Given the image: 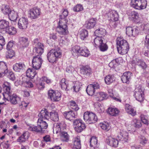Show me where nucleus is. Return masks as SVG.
<instances>
[{
	"mask_svg": "<svg viewBox=\"0 0 149 149\" xmlns=\"http://www.w3.org/2000/svg\"><path fill=\"white\" fill-rule=\"evenodd\" d=\"M106 33V30L104 29L101 28L96 30L94 32V34L97 36H100L102 37V36H104Z\"/></svg>",
	"mask_w": 149,
	"mask_h": 149,
	"instance_id": "obj_35",
	"label": "nucleus"
},
{
	"mask_svg": "<svg viewBox=\"0 0 149 149\" xmlns=\"http://www.w3.org/2000/svg\"><path fill=\"white\" fill-rule=\"evenodd\" d=\"M19 47L21 49H24L28 46L29 42L28 38L20 37L19 38Z\"/></svg>",
	"mask_w": 149,
	"mask_h": 149,
	"instance_id": "obj_14",
	"label": "nucleus"
},
{
	"mask_svg": "<svg viewBox=\"0 0 149 149\" xmlns=\"http://www.w3.org/2000/svg\"><path fill=\"white\" fill-rule=\"evenodd\" d=\"M25 67V65L23 63H16L13 65V69L15 71L20 72L24 69Z\"/></svg>",
	"mask_w": 149,
	"mask_h": 149,
	"instance_id": "obj_29",
	"label": "nucleus"
},
{
	"mask_svg": "<svg viewBox=\"0 0 149 149\" xmlns=\"http://www.w3.org/2000/svg\"><path fill=\"white\" fill-rule=\"evenodd\" d=\"M118 140L121 141L123 143L127 141L128 138V133L125 131H122L120 132L119 135L117 136Z\"/></svg>",
	"mask_w": 149,
	"mask_h": 149,
	"instance_id": "obj_17",
	"label": "nucleus"
},
{
	"mask_svg": "<svg viewBox=\"0 0 149 149\" xmlns=\"http://www.w3.org/2000/svg\"><path fill=\"white\" fill-rule=\"evenodd\" d=\"M41 13V10L35 7L30 10L29 14V17L32 19H36L38 17Z\"/></svg>",
	"mask_w": 149,
	"mask_h": 149,
	"instance_id": "obj_10",
	"label": "nucleus"
},
{
	"mask_svg": "<svg viewBox=\"0 0 149 149\" xmlns=\"http://www.w3.org/2000/svg\"><path fill=\"white\" fill-rule=\"evenodd\" d=\"M56 31L60 35L65 36L68 34L69 31L68 30V26H58L56 29Z\"/></svg>",
	"mask_w": 149,
	"mask_h": 149,
	"instance_id": "obj_13",
	"label": "nucleus"
},
{
	"mask_svg": "<svg viewBox=\"0 0 149 149\" xmlns=\"http://www.w3.org/2000/svg\"><path fill=\"white\" fill-rule=\"evenodd\" d=\"M64 116L66 119L71 120L72 118H75L77 117V113L76 111H72L65 112Z\"/></svg>",
	"mask_w": 149,
	"mask_h": 149,
	"instance_id": "obj_19",
	"label": "nucleus"
},
{
	"mask_svg": "<svg viewBox=\"0 0 149 149\" xmlns=\"http://www.w3.org/2000/svg\"><path fill=\"white\" fill-rule=\"evenodd\" d=\"M36 74V71L30 68H29L26 72V76L31 79H33Z\"/></svg>",
	"mask_w": 149,
	"mask_h": 149,
	"instance_id": "obj_38",
	"label": "nucleus"
},
{
	"mask_svg": "<svg viewBox=\"0 0 149 149\" xmlns=\"http://www.w3.org/2000/svg\"><path fill=\"white\" fill-rule=\"evenodd\" d=\"M110 17L111 20L112 21L114 25L116 24L115 22L117 21L118 19V15L116 11L113 10L110 12Z\"/></svg>",
	"mask_w": 149,
	"mask_h": 149,
	"instance_id": "obj_23",
	"label": "nucleus"
},
{
	"mask_svg": "<svg viewBox=\"0 0 149 149\" xmlns=\"http://www.w3.org/2000/svg\"><path fill=\"white\" fill-rule=\"evenodd\" d=\"M96 19L95 18H93L89 19L85 24L87 29H90L93 28L96 24Z\"/></svg>",
	"mask_w": 149,
	"mask_h": 149,
	"instance_id": "obj_22",
	"label": "nucleus"
},
{
	"mask_svg": "<svg viewBox=\"0 0 149 149\" xmlns=\"http://www.w3.org/2000/svg\"><path fill=\"white\" fill-rule=\"evenodd\" d=\"M133 28L131 27H127L126 28V34L129 36H132Z\"/></svg>",
	"mask_w": 149,
	"mask_h": 149,
	"instance_id": "obj_55",
	"label": "nucleus"
},
{
	"mask_svg": "<svg viewBox=\"0 0 149 149\" xmlns=\"http://www.w3.org/2000/svg\"><path fill=\"white\" fill-rule=\"evenodd\" d=\"M134 95L137 101L141 102L143 100L144 98V89L141 86H139L135 88Z\"/></svg>",
	"mask_w": 149,
	"mask_h": 149,
	"instance_id": "obj_6",
	"label": "nucleus"
},
{
	"mask_svg": "<svg viewBox=\"0 0 149 149\" xmlns=\"http://www.w3.org/2000/svg\"><path fill=\"white\" fill-rule=\"evenodd\" d=\"M75 130L78 132H80L84 129L86 127L84 124L82 123L81 119H77L73 122Z\"/></svg>",
	"mask_w": 149,
	"mask_h": 149,
	"instance_id": "obj_8",
	"label": "nucleus"
},
{
	"mask_svg": "<svg viewBox=\"0 0 149 149\" xmlns=\"http://www.w3.org/2000/svg\"><path fill=\"white\" fill-rule=\"evenodd\" d=\"M6 29V31L10 35H13L16 33V31L15 28L12 27H8Z\"/></svg>",
	"mask_w": 149,
	"mask_h": 149,
	"instance_id": "obj_50",
	"label": "nucleus"
},
{
	"mask_svg": "<svg viewBox=\"0 0 149 149\" xmlns=\"http://www.w3.org/2000/svg\"><path fill=\"white\" fill-rule=\"evenodd\" d=\"M5 44V41L3 37L0 36V50H1Z\"/></svg>",
	"mask_w": 149,
	"mask_h": 149,
	"instance_id": "obj_58",
	"label": "nucleus"
},
{
	"mask_svg": "<svg viewBox=\"0 0 149 149\" xmlns=\"http://www.w3.org/2000/svg\"><path fill=\"white\" fill-rule=\"evenodd\" d=\"M118 138L116 139L111 136L108 137L106 139V142L110 146L117 147L119 141Z\"/></svg>",
	"mask_w": 149,
	"mask_h": 149,
	"instance_id": "obj_11",
	"label": "nucleus"
},
{
	"mask_svg": "<svg viewBox=\"0 0 149 149\" xmlns=\"http://www.w3.org/2000/svg\"><path fill=\"white\" fill-rule=\"evenodd\" d=\"M68 19L67 18H59V21L58 23V26H67Z\"/></svg>",
	"mask_w": 149,
	"mask_h": 149,
	"instance_id": "obj_45",
	"label": "nucleus"
},
{
	"mask_svg": "<svg viewBox=\"0 0 149 149\" xmlns=\"http://www.w3.org/2000/svg\"><path fill=\"white\" fill-rule=\"evenodd\" d=\"M25 78L22 79V85L26 87L31 88L33 86V85L31 82L29 81H25Z\"/></svg>",
	"mask_w": 149,
	"mask_h": 149,
	"instance_id": "obj_48",
	"label": "nucleus"
},
{
	"mask_svg": "<svg viewBox=\"0 0 149 149\" xmlns=\"http://www.w3.org/2000/svg\"><path fill=\"white\" fill-rule=\"evenodd\" d=\"M80 47L78 46H75L73 47L71 50V52L73 55H77L80 53Z\"/></svg>",
	"mask_w": 149,
	"mask_h": 149,
	"instance_id": "obj_46",
	"label": "nucleus"
},
{
	"mask_svg": "<svg viewBox=\"0 0 149 149\" xmlns=\"http://www.w3.org/2000/svg\"><path fill=\"white\" fill-rule=\"evenodd\" d=\"M108 97V95L106 93L102 92L97 93L96 95L94 96V98L96 100L99 101L107 99Z\"/></svg>",
	"mask_w": 149,
	"mask_h": 149,
	"instance_id": "obj_15",
	"label": "nucleus"
},
{
	"mask_svg": "<svg viewBox=\"0 0 149 149\" xmlns=\"http://www.w3.org/2000/svg\"><path fill=\"white\" fill-rule=\"evenodd\" d=\"M125 109L128 114L132 116H134L136 114V110L128 104H127L125 105Z\"/></svg>",
	"mask_w": 149,
	"mask_h": 149,
	"instance_id": "obj_27",
	"label": "nucleus"
},
{
	"mask_svg": "<svg viewBox=\"0 0 149 149\" xmlns=\"http://www.w3.org/2000/svg\"><path fill=\"white\" fill-rule=\"evenodd\" d=\"M80 54L84 56L88 57L90 54L89 51L86 49H80Z\"/></svg>",
	"mask_w": 149,
	"mask_h": 149,
	"instance_id": "obj_51",
	"label": "nucleus"
},
{
	"mask_svg": "<svg viewBox=\"0 0 149 149\" xmlns=\"http://www.w3.org/2000/svg\"><path fill=\"white\" fill-rule=\"evenodd\" d=\"M8 15L10 20L13 22L15 21L17 18V13L14 11H11Z\"/></svg>",
	"mask_w": 149,
	"mask_h": 149,
	"instance_id": "obj_36",
	"label": "nucleus"
},
{
	"mask_svg": "<svg viewBox=\"0 0 149 149\" xmlns=\"http://www.w3.org/2000/svg\"><path fill=\"white\" fill-rule=\"evenodd\" d=\"M116 40L117 48L118 53L121 54H126L129 48L127 41L121 37H118Z\"/></svg>",
	"mask_w": 149,
	"mask_h": 149,
	"instance_id": "obj_2",
	"label": "nucleus"
},
{
	"mask_svg": "<svg viewBox=\"0 0 149 149\" xmlns=\"http://www.w3.org/2000/svg\"><path fill=\"white\" fill-rule=\"evenodd\" d=\"M148 141V139L143 136H141L140 138V143L144 145L146 144Z\"/></svg>",
	"mask_w": 149,
	"mask_h": 149,
	"instance_id": "obj_62",
	"label": "nucleus"
},
{
	"mask_svg": "<svg viewBox=\"0 0 149 149\" xmlns=\"http://www.w3.org/2000/svg\"><path fill=\"white\" fill-rule=\"evenodd\" d=\"M37 41L38 40L37 39H35L34 40V44L35 45V48H37L40 49L41 48V49H44V46L43 44L39 42L36 43Z\"/></svg>",
	"mask_w": 149,
	"mask_h": 149,
	"instance_id": "obj_56",
	"label": "nucleus"
},
{
	"mask_svg": "<svg viewBox=\"0 0 149 149\" xmlns=\"http://www.w3.org/2000/svg\"><path fill=\"white\" fill-rule=\"evenodd\" d=\"M38 116L39 117L38 119L47 121L48 119L49 118V112L46 109L42 110L38 114Z\"/></svg>",
	"mask_w": 149,
	"mask_h": 149,
	"instance_id": "obj_18",
	"label": "nucleus"
},
{
	"mask_svg": "<svg viewBox=\"0 0 149 149\" xmlns=\"http://www.w3.org/2000/svg\"><path fill=\"white\" fill-rule=\"evenodd\" d=\"M97 138L94 136L92 137L90 139V146L94 148L96 147L97 145Z\"/></svg>",
	"mask_w": 149,
	"mask_h": 149,
	"instance_id": "obj_47",
	"label": "nucleus"
},
{
	"mask_svg": "<svg viewBox=\"0 0 149 149\" xmlns=\"http://www.w3.org/2000/svg\"><path fill=\"white\" fill-rule=\"evenodd\" d=\"M61 56V51L55 49H52L49 51L47 54V58L49 61L51 63H54L56 60V58H60Z\"/></svg>",
	"mask_w": 149,
	"mask_h": 149,
	"instance_id": "obj_3",
	"label": "nucleus"
},
{
	"mask_svg": "<svg viewBox=\"0 0 149 149\" xmlns=\"http://www.w3.org/2000/svg\"><path fill=\"white\" fill-rule=\"evenodd\" d=\"M48 95L51 100L54 102L59 101L61 96V93L58 91H55L53 90H50L48 91Z\"/></svg>",
	"mask_w": 149,
	"mask_h": 149,
	"instance_id": "obj_9",
	"label": "nucleus"
},
{
	"mask_svg": "<svg viewBox=\"0 0 149 149\" xmlns=\"http://www.w3.org/2000/svg\"><path fill=\"white\" fill-rule=\"evenodd\" d=\"M60 84L61 88L63 90H65V91L67 90V88L68 84V81H66L65 79H62L60 82Z\"/></svg>",
	"mask_w": 149,
	"mask_h": 149,
	"instance_id": "obj_41",
	"label": "nucleus"
},
{
	"mask_svg": "<svg viewBox=\"0 0 149 149\" xmlns=\"http://www.w3.org/2000/svg\"><path fill=\"white\" fill-rule=\"evenodd\" d=\"M28 24V20L25 18H20L18 22V27L21 29H26Z\"/></svg>",
	"mask_w": 149,
	"mask_h": 149,
	"instance_id": "obj_12",
	"label": "nucleus"
},
{
	"mask_svg": "<svg viewBox=\"0 0 149 149\" xmlns=\"http://www.w3.org/2000/svg\"><path fill=\"white\" fill-rule=\"evenodd\" d=\"M83 8L80 4H77L73 8V10L76 12H79L82 10Z\"/></svg>",
	"mask_w": 149,
	"mask_h": 149,
	"instance_id": "obj_57",
	"label": "nucleus"
},
{
	"mask_svg": "<svg viewBox=\"0 0 149 149\" xmlns=\"http://www.w3.org/2000/svg\"><path fill=\"white\" fill-rule=\"evenodd\" d=\"M4 92L3 93L4 100L10 101L11 103L16 104L21 102V98L15 94L12 95L11 91L10 84L8 82H5L2 85Z\"/></svg>",
	"mask_w": 149,
	"mask_h": 149,
	"instance_id": "obj_1",
	"label": "nucleus"
},
{
	"mask_svg": "<svg viewBox=\"0 0 149 149\" xmlns=\"http://www.w3.org/2000/svg\"><path fill=\"white\" fill-rule=\"evenodd\" d=\"M43 60L40 55H36L33 57L32 61L33 68L35 70H38L41 67Z\"/></svg>",
	"mask_w": 149,
	"mask_h": 149,
	"instance_id": "obj_7",
	"label": "nucleus"
},
{
	"mask_svg": "<svg viewBox=\"0 0 149 149\" xmlns=\"http://www.w3.org/2000/svg\"><path fill=\"white\" fill-rule=\"evenodd\" d=\"M145 45L148 48H149V34L146 36L144 40Z\"/></svg>",
	"mask_w": 149,
	"mask_h": 149,
	"instance_id": "obj_64",
	"label": "nucleus"
},
{
	"mask_svg": "<svg viewBox=\"0 0 149 149\" xmlns=\"http://www.w3.org/2000/svg\"><path fill=\"white\" fill-rule=\"evenodd\" d=\"M132 76V73L130 72H124L121 76V80L123 83H129Z\"/></svg>",
	"mask_w": 149,
	"mask_h": 149,
	"instance_id": "obj_16",
	"label": "nucleus"
},
{
	"mask_svg": "<svg viewBox=\"0 0 149 149\" xmlns=\"http://www.w3.org/2000/svg\"><path fill=\"white\" fill-rule=\"evenodd\" d=\"M74 149H79L81 148L80 140L79 136H77L73 140Z\"/></svg>",
	"mask_w": 149,
	"mask_h": 149,
	"instance_id": "obj_26",
	"label": "nucleus"
},
{
	"mask_svg": "<svg viewBox=\"0 0 149 149\" xmlns=\"http://www.w3.org/2000/svg\"><path fill=\"white\" fill-rule=\"evenodd\" d=\"M103 38L101 36H97L94 39V42L96 47H98L101 44L103 43Z\"/></svg>",
	"mask_w": 149,
	"mask_h": 149,
	"instance_id": "obj_34",
	"label": "nucleus"
},
{
	"mask_svg": "<svg viewBox=\"0 0 149 149\" xmlns=\"http://www.w3.org/2000/svg\"><path fill=\"white\" fill-rule=\"evenodd\" d=\"M29 130L32 131L36 132H37L41 133H44L45 130L43 129H42L39 126H29L28 128Z\"/></svg>",
	"mask_w": 149,
	"mask_h": 149,
	"instance_id": "obj_24",
	"label": "nucleus"
},
{
	"mask_svg": "<svg viewBox=\"0 0 149 149\" xmlns=\"http://www.w3.org/2000/svg\"><path fill=\"white\" fill-rule=\"evenodd\" d=\"M114 80L115 77L113 75H108L104 79L105 82L107 84H110L113 82Z\"/></svg>",
	"mask_w": 149,
	"mask_h": 149,
	"instance_id": "obj_32",
	"label": "nucleus"
},
{
	"mask_svg": "<svg viewBox=\"0 0 149 149\" xmlns=\"http://www.w3.org/2000/svg\"><path fill=\"white\" fill-rule=\"evenodd\" d=\"M81 86V84L79 82H76L73 86L74 91L76 92H78L79 91Z\"/></svg>",
	"mask_w": 149,
	"mask_h": 149,
	"instance_id": "obj_52",
	"label": "nucleus"
},
{
	"mask_svg": "<svg viewBox=\"0 0 149 149\" xmlns=\"http://www.w3.org/2000/svg\"><path fill=\"white\" fill-rule=\"evenodd\" d=\"M141 121L144 124L148 125L147 117L143 115H141L140 116Z\"/></svg>",
	"mask_w": 149,
	"mask_h": 149,
	"instance_id": "obj_60",
	"label": "nucleus"
},
{
	"mask_svg": "<svg viewBox=\"0 0 149 149\" xmlns=\"http://www.w3.org/2000/svg\"><path fill=\"white\" fill-rule=\"evenodd\" d=\"M6 55V57L7 58H11L15 55V53L14 51L12 49H7Z\"/></svg>",
	"mask_w": 149,
	"mask_h": 149,
	"instance_id": "obj_49",
	"label": "nucleus"
},
{
	"mask_svg": "<svg viewBox=\"0 0 149 149\" xmlns=\"http://www.w3.org/2000/svg\"><path fill=\"white\" fill-rule=\"evenodd\" d=\"M8 72L6 63L3 61L0 62V77L7 73Z\"/></svg>",
	"mask_w": 149,
	"mask_h": 149,
	"instance_id": "obj_20",
	"label": "nucleus"
},
{
	"mask_svg": "<svg viewBox=\"0 0 149 149\" xmlns=\"http://www.w3.org/2000/svg\"><path fill=\"white\" fill-rule=\"evenodd\" d=\"M1 11L5 15H8L11 11L8 6L4 5H3L2 6Z\"/></svg>",
	"mask_w": 149,
	"mask_h": 149,
	"instance_id": "obj_44",
	"label": "nucleus"
},
{
	"mask_svg": "<svg viewBox=\"0 0 149 149\" xmlns=\"http://www.w3.org/2000/svg\"><path fill=\"white\" fill-rule=\"evenodd\" d=\"M147 4L146 0H132L130 5L132 7L138 10L145 8Z\"/></svg>",
	"mask_w": 149,
	"mask_h": 149,
	"instance_id": "obj_4",
	"label": "nucleus"
},
{
	"mask_svg": "<svg viewBox=\"0 0 149 149\" xmlns=\"http://www.w3.org/2000/svg\"><path fill=\"white\" fill-rule=\"evenodd\" d=\"M71 108L75 111H77L79 109V108L74 101H72L69 102Z\"/></svg>",
	"mask_w": 149,
	"mask_h": 149,
	"instance_id": "obj_53",
	"label": "nucleus"
},
{
	"mask_svg": "<svg viewBox=\"0 0 149 149\" xmlns=\"http://www.w3.org/2000/svg\"><path fill=\"white\" fill-rule=\"evenodd\" d=\"M68 11L66 9H64L62 14L60 16V18H67V17L68 15Z\"/></svg>",
	"mask_w": 149,
	"mask_h": 149,
	"instance_id": "obj_63",
	"label": "nucleus"
},
{
	"mask_svg": "<svg viewBox=\"0 0 149 149\" xmlns=\"http://www.w3.org/2000/svg\"><path fill=\"white\" fill-rule=\"evenodd\" d=\"M86 91L87 94L89 95L92 96L93 95L95 91L92 86L90 84L87 86L86 89Z\"/></svg>",
	"mask_w": 149,
	"mask_h": 149,
	"instance_id": "obj_43",
	"label": "nucleus"
},
{
	"mask_svg": "<svg viewBox=\"0 0 149 149\" xmlns=\"http://www.w3.org/2000/svg\"><path fill=\"white\" fill-rule=\"evenodd\" d=\"M48 120L47 121L41 119H38L37 122V125L40 126L42 129H46L48 126Z\"/></svg>",
	"mask_w": 149,
	"mask_h": 149,
	"instance_id": "obj_21",
	"label": "nucleus"
},
{
	"mask_svg": "<svg viewBox=\"0 0 149 149\" xmlns=\"http://www.w3.org/2000/svg\"><path fill=\"white\" fill-rule=\"evenodd\" d=\"M81 74L86 76H89L91 73V69L88 67H85L82 68L80 70Z\"/></svg>",
	"mask_w": 149,
	"mask_h": 149,
	"instance_id": "obj_30",
	"label": "nucleus"
},
{
	"mask_svg": "<svg viewBox=\"0 0 149 149\" xmlns=\"http://www.w3.org/2000/svg\"><path fill=\"white\" fill-rule=\"evenodd\" d=\"M108 112L112 116H116L119 113V111L117 109L110 108L108 109Z\"/></svg>",
	"mask_w": 149,
	"mask_h": 149,
	"instance_id": "obj_40",
	"label": "nucleus"
},
{
	"mask_svg": "<svg viewBox=\"0 0 149 149\" xmlns=\"http://www.w3.org/2000/svg\"><path fill=\"white\" fill-rule=\"evenodd\" d=\"M84 119L85 121L89 124L96 122L97 117L95 113L88 111L85 112L84 114Z\"/></svg>",
	"mask_w": 149,
	"mask_h": 149,
	"instance_id": "obj_5",
	"label": "nucleus"
},
{
	"mask_svg": "<svg viewBox=\"0 0 149 149\" xmlns=\"http://www.w3.org/2000/svg\"><path fill=\"white\" fill-rule=\"evenodd\" d=\"M29 134L28 132H24L21 136L19 137L17 139V141L20 143L24 142L28 139Z\"/></svg>",
	"mask_w": 149,
	"mask_h": 149,
	"instance_id": "obj_28",
	"label": "nucleus"
},
{
	"mask_svg": "<svg viewBox=\"0 0 149 149\" xmlns=\"http://www.w3.org/2000/svg\"><path fill=\"white\" fill-rule=\"evenodd\" d=\"M61 124L60 123H57L54 124L53 128V132L54 133L57 134L58 133H60L62 132L61 128Z\"/></svg>",
	"mask_w": 149,
	"mask_h": 149,
	"instance_id": "obj_39",
	"label": "nucleus"
},
{
	"mask_svg": "<svg viewBox=\"0 0 149 149\" xmlns=\"http://www.w3.org/2000/svg\"><path fill=\"white\" fill-rule=\"evenodd\" d=\"M50 117L51 119L54 122L57 121L59 120L58 113L55 111H52L50 112Z\"/></svg>",
	"mask_w": 149,
	"mask_h": 149,
	"instance_id": "obj_33",
	"label": "nucleus"
},
{
	"mask_svg": "<svg viewBox=\"0 0 149 149\" xmlns=\"http://www.w3.org/2000/svg\"><path fill=\"white\" fill-rule=\"evenodd\" d=\"M34 53H36L38 54V55H40L41 56V55L44 52V49L41 48H35L33 50Z\"/></svg>",
	"mask_w": 149,
	"mask_h": 149,
	"instance_id": "obj_61",
	"label": "nucleus"
},
{
	"mask_svg": "<svg viewBox=\"0 0 149 149\" xmlns=\"http://www.w3.org/2000/svg\"><path fill=\"white\" fill-rule=\"evenodd\" d=\"M130 18L134 21H136V20L138 19L139 15L138 13L134 11H131L130 14Z\"/></svg>",
	"mask_w": 149,
	"mask_h": 149,
	"instance_id": "obj_37",
	"label": "nucleus"
},
{
	"mask_svg": "<svg viewBox=\"0 0 149 149\" xmlns=\"http://www.w3.org/2000/svg\"><path fill=\"white\" fill-rule=\"evenodd\" d=\"M98 47L99 48L100 51L102 52L106 51L108 48L107 45L106 43H104L103 42L101 44L100 46H99Z\"/></svg>",
	"mask_w": 149,
	"mask_h": 149,
	"instance_id": "obj_54",
	"label": "nucleus"
},
{
	"mask_svg": "<svg viewBox=\"0 0 149 149\" xmlns=\"http://www.w3.org/2000/svg\"><path fill=\"white\" fill-rule=\"evenodd\" d=\"M101 127L103 130L107 131H108L110 128V127L109 124L107 123L102 124Z\"/></svg>",
	"mask_w": 149,
	"mask_h": 149,
	"instance_id": "obj_59",
	"label": "nucleus"
},
{
	"mask_svg": "<svg viewBox=\"0 0 149 149\" xmlns=\"http://www.w3.org/2000/svg\"><path fill=\"white\" fill-rule=\"evenodd\" d=\"M79 34L81 39L83 40L86 39L88 36V31L85 29H82L79 32Z\"/></svg>",
	"mask_w": 149,
	"mask_h": 149,
	"instance_id": "obj_31",
	"label": "nucleus"
},
{
	"mask_svg": "<svg viewBox=\"0 0 149 149\" xmlns=\"http://www.w3.org/2000/svg\"><path fill=\"white\" fill-rule=\"evenodd\" d=\"M61 141L64 142H68L70 139V136L68 133L65 132H62L60 134Z\"/></svg>",
	"mask_w": 149,
	"mask_h": 149,
	"instance_id": "obj_25",
	"label": "nucleus"
},
{
	"mask_svg": "<svg viewBox=\"0 0 149 149\" xmlns=\"http://www.w3.org/2000/svg\"><path fill=\"white\" fill-rule=\"evenodd\" d=\"M8 27H9V22H8L4 20L0 21V28L6 29Z\"/></svg>",
	"mask_w": 149,
	"mask_h": 149,
	"instance_id": "obj_42",
	"label": "nucleus"
}]
</instances>
